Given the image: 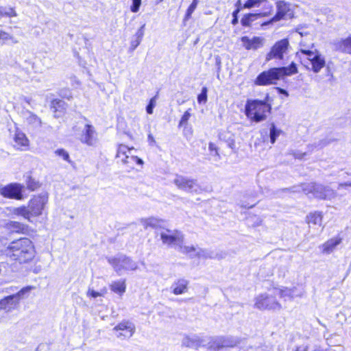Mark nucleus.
<instances>
[{"label":"nucleus","instance_id":"a19ab883","mask_svg":"<svg viewBox=\"0 0 351 351\" xmlns=\"http://www.w3.org/2000/svg\"><path fill=\"white\" fill-rule=\"evenodd\" d=\"M141 5V0H132V3L130 6V10L132 12H137L139 10Z\"/></svg>","mask_w":351,"mask_h":351},{"label":"nucleus","instance_id":"4d7b16f0","mask_svg":"<svg viewBox=\"0 0 351 351\" xmlns=\"http://www.w3.org/2000/svg\"><path fill=\"white\" fill-rule=\"evenodd\" d=\"M148 141L150 144H154L156 143L155 139L152 134H148Z\"/></svg>","mask_w":351,"mask_h":351},{"label":"nucleus","instance_id":"338daca9","mask_svg":"<svg viewBox=\"0 0 351 351\" xmlns=\"http://www.w3.org/2000/svg\"><path fill=\"white\" fill-rule=\"evenodd\" d=\"M304 155H305V153L302 154H294L295 158H302Z\"/></svg>","mask_w":351,"mask_h":351},{"label":"nucleus","instance_id":"f03ea898","mask_svg":"<svg viewBox=\"0 0 351 351\" xmlns=\"http://www.w3.org/2000/svg\"><path fill=\"white\" fill-rule=\"evenodd\" d=\"M298 72L297 64L292 62L287 66L273 67L261 72L255 79L254 83L258 86L276 84L278 80L286 76L296 74Z\"/></svg>","mask_w":351,"mask_h":351},{"label":"nucleus","instance_id":"dca6fc26","mask_svg":"<svg viewBox=\"0 0 351 351\" xmlns=\"http://www.w3.org/2000/svg\"><path fill=\"white\" fill-rule=\"evenodd\" d=\"M97 140L95 128L90 124H86L80 136V141L88 146H93L96 144Z\"/></svg>","mask_w":351,"mask_h":351},{"label":"nucleus","instance_id":"aec40b11","mask_svg":"<svg viewBox=\"0 0 351 351\" xmlns=\"http://www.w3.org/2000/svg\"><path fill=\"white\" fill-rule=\"evenodd\" d=\"M23 116L25 119V121L33 128H38L42 125V121L40 117L36 114L27 110L23 112Z\"/></svg>","mask_w":351,"mask_h":351},{"label":"nucleus","instance_id":"09e8293b","mask_svg":"<svg viewBox=\"0 0 351 351\" xmlns=\"http://www.w3.org/2000/svg\"><path fill=\"white\" fill-rule=\"evenodd\" d=\"M141 40L135 38L131 40L130 50L134 51L141 43Z\"/></svg>","mask_w":351,"mask_h":351},{"label":"nucleus","instance_id":"5701e85b","mask_svg":"<svg viewBox=\"0 0 351 351\" xmlns=\"http://www.w3.org/2000/svg\"><path fill=\"white\" fill-rule=\"evenodd\" d=\"M188 280L185 279H179L176 282H175L171 288L173 289L172 292L175 295H180L185 293L188 289Z\"/></svg>","mask_w":351,"mask_h":351},{"label":"nucleus","instance_id":"3c124183","mask_svg":"<svg viewBox=\"0 0 351 351\" xmlns=\"http://www.w3.org/2000/svg\"><path fill=\"white\" fill-rule=\"evenodd\" d=\"M208 149L210 150V152H215V156H217L218 157H219V154L218 153V149H217V147H216V145L213 143H210L208 144Z\"/></svg>","mask_w":351,"mask_h":351},{"label":"nucleus","instance_id":"9b49d317","mask_svg":"<svg viewBox=\"0 0 351 351\" xmlns=\"http://www.w3.org/2000/svg\"><path fill=\"white\" fill-rule=\"evenodd\" d=\"M289 47V41L288 38H283L277 41L266 55V61H269L271 59L283 60L284 54L287 53Z\"/></svg>","mask_w":351,"mask_h":351},{"label":"nucleus","instance_id":"4c0bfd02","mask_svg":"<svg viewBox=\"0 0 351 351\" xmlns=\"http://www.w3.org/2000/svg\"><path fill=\"white\" fill-rule=\"evenodd\" d=\"M180 249V251L184 253V254H189V256L191 257H193V255H192L191 253L192 252H195L196 249L195 247L193 246V245H191V246H183L182 244L181 245H178ZM194 256H195L194 255Z\"/></svg>","mask_w":351,"mask_h":351},{"label":"nucleus","instance_id":"7ed1b4c3","mask_svg":"<svg viewBox=\"0 0 351 351\" xmlns=\"http://www.w3.org/2000/svg\"><path fill=\"white\" fill-rule=\"evenodd\" d=\"M47 202L48 193L43 192L32 198L27 207L23 206L14 208L13 213L22 216L29 222H33L32 217L41 215Z\"/></svg>","mask_w":351,"mask_h":351},{"label":"nucleus","instance_id":"de8ad7c7","mask_svg":"<svg viewBox=\"0 0 351 351\" xmlns=\"http://www.w3.org/2000/svg\"><path fill=\"white\" fill-rule=\"evenodd\" d=\"M129 161H130V163L136 162V164H138L139 165H142L143 164V161L141 158H140L137 156H130Z\"/></svg>","mask_w":351,"mask_h":351},{"label":"nucleus","instance_id":"13d9d810","mask_svg":"<svg viewBox=\"0 0 351 351\" xmlns=\"http://www.w3.org/2000/svg\"><path fill=\"white\" fill-rule=\"evenodd\" d=\"M277 90H278V93H280L281 94H283V95H285L286 96L289 95L288 92L286 90L283 89V88H277Z\"/></svg>","mask_w":351,"mask_h":351},{"label":"nucleus","instance_id":"ea45409f","mask_svg":"<svg viewBox=\"0 0 351 351\" xmlns=\"http://www.w3.org/2000/svg\"><path fill=\"white\" fill-rule=\"evenodd\" d=\"M343 240V237H341L340 234L337 235V237H333L330 239V250L335 247L337 245L341 243V242Z\"/></svg>","mask_w":351,"mask_h":351},{"label":"nucleus","instance_id":"58836bf2","mask_svg":"<svg viewBox=\"0 0 351 351\" xmlns=\"http://www.w3.org/2000/svg\"><path fill=\"white\" fill-rule=\"evenodd\" d=\"M55 154L62 158L65 161L70 162V157L69 153L64 149H58L55 151Z\"/></svg>","mask_w":351,"mask_h":351},{"label":"nucleus","instance_id":"b1692460","mask_svg":"<svg viewBox=\"0 0 351 351\" xmlns=\"http://www.w3.org/2000/svg\"><path fill=\"white\" fill-rule=\"evenodd\" d=\"M195 256L198 258H205V259H207V258H219V259H220V258H223V256L221 254L219 255L218 254L215 253L213 251L208 250L207 249H202V248L198 250V251L197 252V253Z\"/></svg>","mask_w":351,"mask_h":351},{"label":"nucleus","instance_id":"f8f14e48","mask_svg":"<svg viewBox=\"0 0 351 351\" xmlns=\"http://www.w3.org/2000/svg\"><path fill=\"white\" fill-rule=\"evenodd\" d=\"M24 186L18 183H10L0 187V194L5 198L21 200L23 198Z\"/></svg>","mask_w":351,"mask_h":351},{"label":"nucleus","instance_id":"f704fd0d","mask_svg":"<svg viewBox=\"0 0 351 351\" xmlns=\"http://www.w3.org/2000/svg\"><path fill=\"white\" fill-rule=\"evenodd\" d=\"M197 4H198V1H195L193 0V2L191 3V4L189 5L188 9L186 10V14H185V16L184 18V21H186L191 18L193 12L196 9Z\"/></svg>","mask_w":351,"mask_h":351},{"label":"nucleus","instance_id":"39448f33","mask_svg":"<svg viewBox=\"0 0 351 351\" xmlns=\"http://www.w3.org/2000/svg\"><path fill=\"white\" fill-rule=\"evenodd\" d=\"M301 63L308 69L318 73L325 65V60L317 51L301 48L297 53Z\"/></svg>","mask_w":351,"mask_h":351},{"label":"nucleus","instance_id":"6ab92c4d","mask_svg":"<svg viewBox=\"0 0 351 351\" xmlns=\"http://www.w3.org/2000/svg\"><path fill=\"white\" fill-rule=\"evenodd\" d=\"M14 147L18 149H24L28 147L29 141L25 134L18 129L16 130L14 136Z\"/></svg>","mask_w":351,"mask_h":351},{"label":"nucleus","instance_id":"e2e57ef3","mask_svg":"<svg viewBox=\"0 0 351 351\" xmlns=\"http://www.w3.org/2000/svg\"><path fill=\"white\" fill-rule=\"evenodd\" d=\"M27 188L30 190H34V189L36 188V186L34 185H32L31 183H28L27 184Z\"/></svg>","mask_w":351,"mask_h":351},{"label":"nucleus","instance_id":"c9c22d12","mask_svg":"<svg viewBox=\"0 0 351 351\" xmlns=\"http://www.w3.org/2000/svg\"><path fill=\"white\" fill-rule=\"evenodd\" d=\"M190 108L186 110L184 114L182 116L180 120V122H179V124H178V127L179 128H181V127H184V128H186V125H187V123H188V121L189 119H190L191 114L190 113Z\"/></svg>","mask_w":351,"mask_h":351},{"label":"nucleus","instance_id":"20e7f679","mask_svg":"<svg viewBox=\"0 0 351 351\" xmlns=\"http://www.w3.org/2000/svg\"><path fill=\"white\" fill-rule=\"evenodd\" d=\"M270 97L267 94L263 100L247 99L245 106V114L252 121L258 123L266 119L271 110Z\"/></svg>","mask_w":351,"mask_h":351},{"label":"nucleus","instance_id":"37998d69","mask_svg":"<svg viewBox=\"0 0 351 351\" xmlns=\"http://www.w3.org/2000/svg\"><path fill=\"white\" fill-rule=\"evenodd\" d=\"M241 11V8H236L235 10L232 12V24L235 25L239 23V18H238V14Z\"/></svg>","mask_w":351,"mask_h":351},{"label":"nucleus","instance_id":"6e6d98bb","mask_svg":"<svg viewBox=\"0 0 351 351\" xmlns=\"http://www.w3.org/2000/svg\"><path fill=\"white\" fill-rule=\"evenodd\" d=\"M323 252H326V253H328L329 252V243L328 241H326L324 244V250H323Z\"/></svg>","mask_w":351,"mask_h":351},{"label":"nucleus","instance_id":"c85d7f7f","mask_svg":"<svg viewBox=\"0 0 351 351\" xmlns=\"http://www.w3.org/2000/svg\"><path fill=\"white\" fill-rule=\"evenodd\" d=\"M281 133L282 130L277 128L275 123H271L269 128V138L271 143L274 144Z\"/></svg>","mask_w":351,"mask_h":351},{"label":"nucleus","instance_id":"2eb2a0df","mask_svg":"<svg viewBox=\"0 0 351 351\" xmlns=\"http://www.w3.org/2000/svg\"><path fill=\"white\" fill-rule=\"evenodd\" d=\"M114 330L119 332L117 337L120 339L130 338L135 332L134 325L128 321H123L118 324L114 328Z\"/></svg>","mask_w":351,"mask_h":351},{"label":"nucleus","instance_id":"864d4df0","mask_svg":"<svg viewBox=\"0 0 351 351\" xmlns=\"http://www.w3.org/2000/svg\"><path fill=\"white\" fill-rule=\"evenodd\" d=\"M18 288L16 287H9L6 288V292L10 293H16L18 291Z\"/></svg>","mask_w":351,"mask_h":351},{"label":"nucleus","instance_id":"412c9836","mask_svg":"<svg viewBox=\"0 0 351 351\" xmlns=\"http://www.w3.org/2000/svg\"><path fill=\"white\" fill-rule=\"evenodd\" d=\"M202 345V341L197 335L185 336L182 341V346L187 348L198 349Z\"/></svg>","mask_w":351,"mask_h":351},{"label":"nucleus","instance_id":"473e14b6","mask_svg":"<svg viewBox=\"0 0 351 351\" xmlns=\"http://www.w3.org/2000/svg\"><path fill=\"white\" fill-rule=\"evenodd\" d=\"M65 103L64 101L56 99L52 100L51 103V109L53 110L54 112H57L58 111H61L64 108Z\"/></svg>","mask_w":351,"mask_h":351},{"label":"nucleus","instance_id":"c03bdc74","mask_svg":"<svg viewBox=\"0 0 351 351\" xmlns=\"http://www.w3.org/2000/svg\"><path fill=\"white\" fill-rule=\"evenodd\" d=\"M258 0H247L243 5V8H252L257 6Z\"/></svg>","mask_w":351,"mask_h":351},{"label":"nucleus","instance_id":"2f4dec72","mask_svg":"<svg viewBox=\"0 0 351 351\" xmlns=\"http://www.w3.org/2000/svg\"><path fill=\"white\" fill-rule=\"evenodd\" d=\"M322 219V217L320 213H311L307 216V221L308 223L321 225Z\"/></svg>","mask_w":351,"mask_h":351},{"label":"nucleus","instance_id":"7c9ffc66","mask_svg":"<svg viewBox=\"0 0 351 351\" xmlns=\"http://www.w3.org/2000/svg\"><path fill=\"white\" fill-rule=\"evenodd\" d=\"M11 40L13 43H17L18 40L8 32L0 29V44L5 45L7 41Z\"/></svg>","mask_w":351,"mask_h":351},{"label":"nucleus","instance_id":"4be33fe9","mask_svg":"<svg viewBox=\"0 0 351 351\" xmlns=\"http://www.w3.org/2000/svg\"><path fill=\"white\" fill-rule=\"evenodd\" d=\"M337 50L351 54V36L346 39H341L334 43Z\"/></svg>","mask_w":351,"mask_h":351},{"label":"nucleus","instance_id":"bb28decb","mask_svg":"<svg viewBox=\"0 0 351 351\" xmlns=\"http://www.w3.org/2000/svg\"><path fill=\"white\" fill-rule=\"evenodd\" d=\"M160 220L154 217L141 219V223L145 229H147L148 227L156 228L160 226Z\"/></svg>","mask_w":351,"mask_h":351},{"label":"nucleus","instance_id":"680f3d73","mask_svg":"<svg viewBox=\"0 0 351 351\" xmlns=\"http://www.w3.org/2000/svg\"><path fill=\"white\" fill-rule=\"evenodd\" d=\"M235 6L237 7V8H241V10L243 8L241 6V1L238 0L235 4Z\"/></svg>","mask_w":351,"mask_h":351},{"label":"nucleus","instance_id":"6e6552de","mask_svg":"<svg viewBox=\"0 0 351 351\" xmlns=\"http://www.w3.org/2000/svg\"><path fill=\"white\" fill-rule=\"evenodd\" d=\"M173 182L179 189L186 193L197 194L201 191V187L195 179L177 174Z\"/></svg>","mask_w":351,"mask_h":351},{"label":"nucleus","instance_id":"cd10ccee","mask_svg":"<svg viewBox=\"0 0 351 351\" xmlns=\"http://www.w3.org/2000/svg\"><path fill=\"white\" fill-rule=\"evenodd\" d=\"M260 16L261 14H245L241 20V23L243 27H250L251 23Z\"/></svg>","mask_w":351,"mask_h":351},{"label":"nucleus","instance_id":"393cba45","mask_svg":"<svg viewBox=\"0 0 351 351\" xmlns=\"http://www.w3.org/2000/svg\"><path fill=\"white\" fill-rule=\"evenodd\" d=\"M110 288L113 292L118 293L120 295H123L125 292L126 289L125 280L113 281L110 284Z\"/></svg>","mask_w":351,"mask_h":351},{"label":"nucleus","instance_id":"e433bc0d","mask_svg":"<svg viewBox=\"0 0 351 351\" xmlns=\"http://www.w3.org/2000/svg\"><path fill=\"white\" fill-rule=\"evenodd\" d=\"M208 99V88L203 87L201 93L197 95V102L199 104H205Z\"/></svg>","mask_w":351,"mask_h":351},{"label":"nucleus","instance_id":"052dcab7","mask_svg":"<svg viewBox=\"0 0 351 351\" xmlns=\"http://www.w3.org/2000/svg\"><path fill=\"white\" fill-rule=\"evenodd\" d=\"M339 186L340 187H343V186H351V182H345L343 184H339Z\"/></svg>","mask_w":351,"mask_h":351},{"label":"nucleus","instance_id":"79ce46f5","mask_svg":"<svg viewBox=\"0 0 351 351\" xmlns=\"http://www.w3.org/2000/svg\"><path fill=\"white\" fill-rule=\"evenodd\" d=\"M155 106V100L154 98L151 99L148 105L146 106V112L147 114H151L153 113V109Z\"/></svg>","mask_w":351,"mask_h":351},{"label":"nucleus","instance_id":"f3484780","mask_svg":"<svg viewBox=\"0 0 351 351\" xmlns=\"http://www.w3.org/2000/svg\"><path fill=\"white\" fill-rule=\"evenodd\" d=\"M241 40L245 49L257 50L263 46L265 39L259 36H254L252 38H250L248 36H245L241 38Z\"/></svg>","mask_w":351,"mask_h":351},{"label":"nucleus","instance_id":"0eeeda50","mask_svg":"<svg viewBox=\"0 0 351 351\" xmlns=\"http://www.w3.org/2000/svg\"><path fill=\"white\" fill-rule=\"evenodd\" d=\"M108 262L119 276L121 275L123 270H135L138 267L136 262L123 254H119L116 257H108Z\"/></svg>","mask_w":351,"mask_h":351},{"label":"nucleus","instance_id":"9d476101","mask_svg":"<svg viewBox=\"0 0 351 351\" xmlns=\"http://www.w3.org/2000/svg\"><path fill=\"white\" fill-rule=\"evenodd\" d=\"M298 189L295 191H300L301 189L309 197H315L318 199H325L326 197V188L320 184L315 182L303 184L302 186L298 187Z\"/></svg>","mask_w":351,"mask_h":351},{"label":"nucleus","instance_id":"72a5a7b5","mask_svg":"<svg viewBox=\"0 0 351 351\" xmlns=\"http://www.w3.org/2000/svg\"><path fill=\"white\" fill-rule=\"evenodd\" d=\"M277 291L278 292V294L280 295V297L282 298H285V300H286L287 298L292 300L293 298V289L284 288L278 289Z\"/></svg>","mask_w":351,"mask_h":351},{"label":"nucleus","instance_id":"a878e982","mask_svg":"<svg viewBox=\"0 0 351 351\" xmlns=\"http://www.w3.org/2000/svg\"><path fill=\"white\" fill-rule=\"evenodd\" d=\"M130 152V149L126 145H120L118 147L116 157L117 158L122 157L121 162L123 164L130 163L129 159L130 157L128 155H127V152Z\"/></svg>","mask_w":351,"mask_h":351},{"label":"nucleus","instance_id":"ddd939ff","mask_svg":"<svg viewBox=\"0 0 351 351\" xmlns=\"http://www.w3.org/2000/svg\"><path fill=\"white\" fill-rule=\"evenodd\" d=\"M241 339L232 336H221L214 338L210 343V348L219 350L224 348H233L238 346Z\"/></svg>","mask_w":351,"mask_h":351},{"label":"nucleus","instance_id":"a18cd8bd","mask_svg":"<svg viewBox=\"0 0 351 351\" xmlns=\"http://www.w3.org/2000/svg\"><path fill=\"white\" fill-rule=\"evenodd\" d=\"M4 14H5V16H8V17L16 16L17 15L16 12L14 8H6V7H5V11Z\"/></svg>","mask_w":351,"mask_h":351},{"label":"nucleus","instance_id":"bf43d9fd","mask_svg":"<svg viewBox=\"0 0 351 351\" xmlns=\"http://www.w3.org/2000/svg\"><path fill=\"white\" fill-rule=\"evenodd\" d=\"M5 11V7L0 6V19L3 16H5V14H4Z\"/></svg>","mask_w":351,"mask_h":351},{"label":"nucleus","instance_id":"4468645a","mask_svg":"<svg viewBox=\"0 0 351 351\" xmlns=\"http://www.w3.org/2000/svg\"><path fill=\"white\" fill-rule=\"evenodd\" d=\"M160 239L162 241L164 244L167 245H179L183 244L184 241V235L183 234L178 230H171L167 229L164 232H161Z\"/></svg>","mask_w":351,"mask_h":351},{"label":"nucleus","instance_id":"c756f323","mask_svg":"<svg viewBox=\"0 0 351 351\" xmlns=\"http://www.w3.org/2000/svg\"><path fill=\"white\" fill-rule=\"evenodd\" d=\"M8 225L10 230L16 232H23L27 230L25 225L18 221H12Z\"/></svg>","mask_w":351,"mask_h":351},{"label":"nucleus","instance_id":"603ef678","mask_svg":"<svg viewBox=\"0 0 351 351\" xmlns=\"http://www.w3.org/2000/svg\"><path fill=\"white\" fill-rule=\"evenodd\" d=\"M87 295L93 298H96L97 297L101 295V294L99 292L95 291L93 289H89L88 291Z\"/></svg>","mask_w":351,"mask_h":351},{"label":"nucleus","instance_id":"774afa93","mask_svg":"<svg viewBox=\"0 0 351 351\" xmlns=\"http://www.w3.org/2000/svg\"><path fill=\"white\" fill-rule=\"evenodd\" d=\"M265 0H258V3H257V6H258L263 1H264Z\"/></svg>","mask_w":351,"mask_h":351},{"label":"nucleus","instance_id":"a211bd4d","mask_svg":"<svg viewBox=\"0 0 351 351\" xmlns=\"http://www.w3.org/2000/svg\"><path fill=\"white\" fill-rule=\"evenodd\" d=\"M276 14L270 19L269 23H274L282 19L289 11V4L284 1H279L276 3Z\"/></svg>","mask_w":351,"mask_h":351},{"label":"nucleus","instance_id":"49530a36","mask_svg":"<svg viewBox=\"0 0 351 351\" xmlns=\"http://www.w3.org/2000/svg\"><path fill=\"white\" fill-rule=\"evenodd\" d=\"M144 27H145V25H143V26H141L136 32V34H135V38L142 40V38L143 37V35H144Z\"/></svg>","mask_w":351,"mask_h":351},{"label":"nucleus","instance_id":"1a4fd4ad","mask_svg":"<svg viewBox=\"0 0 351 351\" xmlns=\"http://www.w3.org/2000/svg\"><path fill=\"white\" fill-rule=\"evenodd\" d=\"M254 306L261 311H279L282 308L281 304L276 300V298L267 293L257 296Z\"/></svg>","mask_w":351,"mask_h":351},{"label":"nucleus","instance_id":"8fccbe9b","mask_svg":"<svg viewBox=\"0 0 351 351\" xmlns=\"http://www.w3.org/2000/svg\"><path fill=\"white\" fill-rule=\"evenodd\" d=\"M60 95L62 97L67 98L68 99H69L72 97L70 90L66 89L61 90Z\"/></svg>","mask_w":351,"mask_h":351},{"label":"nucleus","instance_id":"5fc2aeb1","mask_svg":"<svg viewBox=\"0 0 351 351\" xmlns=\"http://www.w3.org/2000/svg\"><path fill=\"white\" fill-rule=\"evenodd\" d=\"M228 145L229 147H230L232 149H233L234 147V141L231 137L228 138Z\"/></svg>","mask_w":351,"mask_h":351},{"label":"nucleus","instance_id":"f257e3e1","mask_svg":"<svg viewBox=\"0 0 351 351\" xmlns=\"http://www.w3.org/2000/svg\"><path fill=\"white\" fill-rule=\"evenodd\" d=\"M5 254L11 260L25 264L33 261L36 250L32 241L23 237L10 242L5 250Z\"/></svg>","mask_w":351,"mask_h":351},{"label":"nucleus","instance_id":"69168bd1","mask_svg":"<svg viewBox=\"0 0 351 351\" xmlns=\"http://www.w3.org/2000/svg\"><path fill=\"white\" fill-rule=\"evenodd\" d=\"M295 351H307V348H304L302 349L301 348L298 347V348H297V349Z\"/></svg>","mask_w":351,"mask_h":351},{"label":"nucleus","instance_id":"423d86ee","mask_svg":"<svg viewBox=\"0 0 351 351\" xmlns=\"http://www.w3.org/2000/svg\"><path fill=\"white\" fill-rule=\"evenodd\" d=\"M33 287L27 286L21 288L16 293L5 297L0 300V310L9 313L14 310L21 300L28 297Z\"/></svg>","mask_w":351,"mask_h":351},{"label":"nucleus","instance_id":"0e129e2a","mask_svg":"<svg viewBox=\"0 0 351 351\" xmlns=\"http://www.w3.org/2000/svg\"><path fill=\"white\" fill-rule=\"evenodd\" d=\"M24 101L28 104L29 105L31 104V101H32V99L31 98H29V97H25L24 98Z\"/></svg>","mask_w":351,"mask_h":351}]
</instances>
